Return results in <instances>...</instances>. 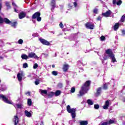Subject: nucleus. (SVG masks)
Here are the masks:
<instances>
[{"instance_id":"obj_1","label":"nucleus","mask_w":125,"mask_h":125,"mask_svg":"<svg viewBox=\"0 0 125 125\" xmlns=\"http://www.w3.org/2000/svg\"><path fill=\"white\" fill-rule=\"evenodd\" d=\"M90 83H91V81L88 80L86 81L82 86L81 90L79 91V94L78 95V96L80 97L84 95V94L89 90Z\"/></svg>"},{"instance_id":"obj_2","label":"nucleus","mask_w":125,"mask_h":125,"mask_svg":"<svg viewBox=\"0 0 125 125\" xmlns=\"http://www.w3.org/2000/svg\"><path fill=\"white\" fill-rule=\"evenodd\" d=\"M104 53L105 54H107V56L106 55H104V60H108L109 59V57L111 58V62H116V58H115V54H114V53H113V51H112V49H107L106 50H105Z\"/></svg>"},{"instance_id":"obj_3","label":"nucleus","mask_w":125,"mask_h":125,"mask_svg":"<svg viewBox=\"0 0 125 125\" xmlns=\"http://www.w3.org/2000/svg\"><path fill=\"white\" fill-rule=\"evenodd\" d=\"M2 23H5V24H8V25L11 24V27H14V28L16 27V25L18 24L17 21L12 22L11 21L6 18H4V19L0 18V24H2Z\"/></svg>"},{"instance_id":"obj_4","label":"nucleus","mask_w":125,"mask_h":125,"mask_svg":"<svg viewBox=\"0 0 125 125\" xmlns=\"http://www.w3.org/2000/svg\"><path fill=\"white\" fill-rule=\"evenodd\" d=\"M66 110L68 113L71 114L72 119H75V118H76V108H71L70 105H68L66 107Z\"/></svg>"},{"instance_id":"obj_5","label":"nucleus","mask_w":125,"mask_h":125,"mask_svg":"<svg viewBox=\"0 0 125 125\" xmlns=\"http://www.w3.org/2000/svg\"><path fill=\"white\" fill-rule=\"evenodd\" d=\"M32 19H37L38 22H41L42 21V17H41V12H36L33 14L32 16Z\"/></svg>"},{"instance_id":"obj_6","label":"nucleus","mask_w":125,"mask_h":125,"mask_svg":"<svg viewBox=\"0 0 125 125\" xmlns=\"http://www.w3.org/2000/svg\"><path fill=\"white\" fill-rule=\"evenodd\" d=\"M0 98H1L3 102H5V103H6L7 104H12L11 101L8 100V98L5 97V96L2 94L0 95Z\"/></svg>"},{"instance_id":"obj_7","label":"nucleus","mask_w":125,"mask_h":125,"mask_svg":"<svg viewBox=\"0 0 125 125\" xmlns=\"http://www.w3.org/2000/svg\"><path fill=\"white\" fill-rule=\"evenodd\" d=\"M39 41L40 42L42 43V44H43V45H50V42L46 41L45 39L42 38H39Z\"/></svg>"},{"instance_id":"obj_8","label":"nucleus","mask_w":125,"mask_h":125,"mask_svg":"<svg viewBox=\"0 0 125 125\" xmlns=\"http://www.w3.org/2000/svg\"><path fill=\"white\" fill-rule=\"evenodd\" d=\"M85 27L86 28V29L92 30L94 28V24H91L90 22H87L85 24Z\"/></svg>"},{"instance_id":"obj_9","label":"nucleus","mask_w":125,"mask_h":125,"mask_svg":"<svg viewBox=\"0 0 125 125\" xmlns=\"http://www.w3.org/2000/svg\"><path fill=\"white\" fill-rule=\"evenodd\" d=\"M50 3L51 6V11L53 12L54 9L56 7V0H51Z\"/></svg>"},{"instance_id":"obj_10","label":"nucleus","mask_w":125,"mask_h":125,"mask_svg":"<svg viewBox=\"0 0 125 125\" xmlns=\"http://www.w3.org/2000/svg\"><path fill=\"white\" fill-rule=\"evenodd\" d=\"M102 91V87H98L97 89L96 92L95 93V96L96 97H98V96H100Z\"/></svg>"},{"instance_id":"obj_11","label":"nucleus","mask_w":125,"mask_h":125,"mask_svg":"<svg viewBox=\"0 0 125 125\" xmlns=\"http://www.w3.org/2000/svg\"><path fill=\"white\" fill-rule=\"evenodd\" d=\"M103 107L104 110H107L108 108L110 107V100L105 101L104 105Z\"/></svg>"},{"instance_id":"obj_12","label":"nucleus","mask_w":125,"mask_h":125,"mask_svg":"<svg viewBox=\"0 0 125 125\" xmlns=\"http://www.w3.org/2000/svg\"><path fill=\"white\" fill-rule=\"evenodd\" d=\"M102 14L104 17H110V15L112 14V11H111L110 10H108L105 13H102Z\"/></svg>"},{"instance_id":"obj_13","label":"nucleus","mask_w":125,"mask_h":125,"mask_svg":"<svg viewBox=\"0 0 125 125\" xmlns=\"http://www.w3.org/2000/svg\"><path fill=\"white\" fill-rule=\"evenodd\" d=\"M13 122L14 123L15 125H17L19 124V118H18V116H14Z\"/></svg>"},{"instance_id":"obj_14","label":"nucleus","mask_w":125,"mask_h":125,"mask_svg":"<svg viewBox=\"0 0 125 125\" xmlns=\"http://www.w3.org/2000/svg\"><path fill=\"white\" fill-rule=\"evenodd\" d=\"M26 15L27 14H26V13L24 12H21L19 15V18L20 19H23V18H25V17H26Z\"/></svg>"},{"instance_id":"obj_15","label":"nucleus","mask_w":125,"mask_h":125,"mask_svg":"<svg viewBox=\"0 0 125 125\" xmlns=\"http://www.w3.org/2000/svg\"><path fill=\"white\" fill-rule=\"evenodd\" d=\"M28 58H39L38 56L35 54V53H30L28 54Z\"/></svg>"},{"instance_id":"obj_16","label":"nucleus","mask_w":125,"mask_h":125,"mask_svg":"<svg viewBox=\"0 0 125 125\" xmlns=\"http://www.w3.org/2000/svg\"><path fill=\"white\" fill-rule=\"evenodd\" d=\"M23 77V73H18L17 74V78L19 82H22V78Z\"/></svg>"},{"instance_id":"obj_17","label":"nucleus","mask_w":125,"mask_h":125,"mask_svg":"<svg viewBox=\"0 0 125 125\" xmlns=\"http://www.w3.org/2000/svg\"><path fill=\"white\" fill-rule=\"evenodd\" d=\"M62 70L63 72H67L68 70H69V64H64L63 65Z\"/></svg>"},{"instance_id":"obj_18","label":"nucleus","mask_w":125,"mask_h":125,"mask_svg":"<svg viewBox=\"0 0 125 125\" xmlns=\"http://www.w3.org/2000/svg\"><path fill=\"white\" fill-rule=\"evenodd\" d=\"M116 0H113V4H116V3L118 5H121L122 4V3H123V1H122V0H119L117 2Z\"/></svg>"},{"instance_id":"obj_19","label":"nucleus","mask_w":125,"mask_h":125,"mask_svg":"<svg viewBox=\"0 0 125 125\" xmlns=\"http://www.w3.org/2000/svg\"><path fill=\"white\" fill-rule=\"evenodd\" d=\"M79 124L80 125H87L88 122L87 121H80Z\"/></svg>"},{"instance_id":"obj_20","label":"nucleus","mask_w":125,"mask_h":125,"mask_svg":"<svg viewBox=\"0 0 125 125\" xmlns=\"http://www.w3.org/2000/svg\"><path fill=\"white\" fill-rule=\"evenodd\" d=\"M119 28H120V23H119V22H117L114 25V31H116V30H118V29H119Z\"/></svg>"},{"instance_id":"obj_21","label":"nucleus","mask_w":125,"mask_h":125,"mask_svg":"<svg viewBox=\"0 0 125 125\" xmlns=\"http://www.w3.org/2000/svg\"><path fill=\"white\" fill-rule=\"evenodd\" d=\"M24 113L26 117H28V118H31V117H32V113H31L30 112L28 111L27 110H25L24 111Z\"/></svg>"},{"instance_id":"obj_22","label":"nucleus","mask_w":125,"mask_h":125,"mask_svg":"<svg viewBox=\"0 0 125 125\" xmlns=\"http://www.w3.org/2000/svg\"><path fill=\"white\" fill-rule=\"evenodd\" d=\"M21 58H22V59L27 60V59H28V58H29V57H28V56H27V55H26V54H22L21 56Z\"/></svg>"},{"instance_id":"obj_23","label":"nucleus","mask_w":125,"mask_h":125,"mask_svg":"<svg viewBox=\"0 0 125 125\" xmlns=\"http://www.w3.org/2000/svg\"><path fill=\"white\" fill-rule=\"evenodd\" d=\"M54 96V93L53 92H50L48 94V98H51V97H53Z\"/></svg>"},{"instance_id":"obj_24","label":"nucleus","mask_w":125,"mask_h":125,"mask_svg":"<svg viewBox=\"0 0 125 125\" xmlns=\"http://www.w3.org/2000/svg\"><path fill=\"white\" fill-rule=\"evenodd\" d=\"M32 103H33V102H32V99H27V105H28V106H32Z\"/></svg>"},{"instance_id":"obj_25","label":"nucleus","mask_w":125,"mask_h":125,"mask_svg":"<svg viewBox=\"0 0 125 125\" xmlns=\"http://www.w3.org/2000/svg\"><path fill=\"white\" fill-rule=\"evenodd\" d=\"M61 94V91L58 90L55 93V96H59V95Z\"/></svg>"},{"instance_id":"obj_26","label":"nucleus","mask_w":125,"mask_h":125,"mask_svg":"<svg viewBox=\"0 0 125 125\" xmlns=\"http://www.w3.org/2000/svg\"><path fill=\"white\" fill-rule=\"evenodd\" d=\"M103 88V89H104V90L108 89V84L107 83L104 84Z\"/></svg>"},{"instance_id":"obj_27","label":"nucleus","mask_w":125,"mask_h":125,"mask_svg":"<svg viewBox=\"0 0 125 125\" xmlns=\"http://www.w3.org/2000/svg\"><path fill=\"white\" fill-rule=\"evenodd\" d=\"M87 103L88 104V105H93V102L90 99L87 100Z\"/></svg>"},{"instance_id":"obj_28","label":"nucleus","mask_w":125,"mask_h":125,"mask_svg":"<svg viewBox=\"0 0 125 125\" xmlns=\"http://www.w3.org/2000/svg\"><path fill=\"white\" fill-rule=\"evenodd\" d=\"M6 6L7 7V9H10V8H11V6H10V4H9V2H6Z\"/></svg>"},{"instance_id":"obj_29","label":"nucleus","mask_w":125,"mask_h":125,"mask_svg":"<svg viewBox=\"0 0 125 125\" xmlns=\"http://www.w3.org/2000/svg\"><path fill=\"white\" fill-rule=\"evenodd\" d=\"M108 125H112V124H115V121L109 120V121H107Z\"/></svg>"},{"instance_id":"obj_30","label":"nucleus","mask_w":125,"mask_h":125,"mask_svg":"<svg viewBox=\"0 0 125 125\" xmlns=\"http://www.w3.org/2000/svg\"><path fill=\"white\" fill-rule=\"evenodd\" d=\"M125 15H124L122 16L120 21L121 22H122L123 23H124V22H125Z\"/></svg>"},{"instance_id":"obj_31","label":"nucleus","mask_w":125,"mask_h":125,"mask_svg":"<svg viewBox=\"0 0 125 125\" xmlns=\"http://www.w3.org/2000/svg\"><path fill=\"white\" fill-rule=\"evenodd\" d=\"M41 94H47V91L46 90H41Z\"/></svg>"},{"instance_id":"obj_32","label":"nucleus","mask_w":125,"mask_h":125,"mask_svg":"<svg viewBox=\"0 0 125 125\" xmlns=\"http://www.w3.org/2000/svg\"><path fill=\"white\" fill-rule=\"evenodd\" d=\"M75 91H76V88H75V87H72L71 88L70 92H71V93H74V92H75Z\"/></svg>"},{"instance_id":"obj_33","label":"nucleus","mask_w":125,"mask_h":125,"mask_svg":"<svg viewBox=\"0 0 125 125\" xmlns=\"http://www.w3.org/2000/svg\"><path fill=\"white\" fill-rule=\"evenodd\" d=\"M52 74L54 76H57L58 75V72H57V71H53L52 72Z\"/></svg>"},{"instance_id":"obj_34","label":"nucleus","mask_w":125,"mask_h":125,"mask_svg":"<svg viewBox=\"0 0 125 125\" xmlns=\"http://www.w3.org/2000/svg\"><path fill=\"white\" fill-rule=\"evenodd\" d=\"M100 40L102 41V42H103L106 40V38L104 36H102L100 38Z\"/></svg>"},{"instance_id":"obj_35","label":"nucleus","mask_w":125,"mask_h":125,"mask_svg":"<svg viewBox=\"0 0 125 125\" xmlns=\"http://www.w3.org/2000/svg\"><path fill=\"white\" fill-rule=\"evenodd\" d=\"M35 84H36V85H38V84H40V80L36 79V81H35Z\"/></svg>"},{"instance_id":"obj_36","label":"nucleus","mask_w":125,"mask_h":125,"mask_svg":"<svg viewBox=\"0 0 125 125\" xmlns=\"http://www.w3.org/2000/svg\"><path fill=\"white\" fill-rule=\"evenodd\" d=\"M58 87L62 88V87H63V84L62 83H59L58 84Z\"/></svg>"},{"instance_id":"obj_37","label":"nucleus","mask_w":125,"mask_h":125,"mask_svg":"<svg viewBox=\"0 0 125 125\" xmlns=\"http://www.w3.org/2000/svg\"><path fill=\"white\" fill-rule=\"evenodd\" d=\"M23 68H24V69H25L26 68H28V63H24L23 64Z\"/></svg>"},{"instance_id":"obj_38","label":"nucleus","mask_w":125,"mask_h":125,"mask_svg":"<svg viewBox=\"0 0 125 125\" xmlns=\"http://www.w3.org/2000/svg\"><path fill=\"white\" fill-rule=\"evenodd\" d=\"M101 125H109L108 122H101Z\"/></svg>"},{"instance_id":"obj_39","label":"nucleus","mask_w":125,"mask_h":125,"mask_svg":"<svg viewBox=\"0 0 125 125\" xmlns=\"http://www.w3.org/2000/svg\"><path fill=\"white\" fill-rule=\"evenodd\" d=\"M94 108L96 110H98L99 109V104H94Z\"/></svg>"},{"instance_id":"obj_40","label":"nucleus","mask_w":125,"mask_h":125,"mask_svg":"<svg viewBox=\"0 0 125 125\" xmlns=\"http://www.w3.org/2000/svg\"><path fill=\"white\" fill-rule=\"evenodd\" d=\"M93 12H94V13H95V14H97V13H98V9L95 8L93 10Z\"/></svg>"},{"instance_id":"obj_41","label":"nucleus","mask_w":125,"mask_h":125,"mask_svg":"<svg viewBox=\"0 0 125 125\" xmlns=\"http://www.w3.org/2000/svg\"><path fill=\"white\" fill-rule=\"evenodd\" d=\"M38 67H39V65H38V63H35L33 66V69H37Z\"/></svg>"},{"instance_id":"obj_42","label":"nucleus","mask_w":125,"mask_h":125,"mask_svg":"<svg viewBox=\"0 0 125 125\" xmlns=\"http://www.w3.org/2000/svg\"><path fill=\"white\" fill-rule=\"evenodd\" d=\"M18 43H19V44H22V43H23V40L22 39H20L18 42Z\"/></svg>"},{"instance_id":"obj_43","label":"nucleus","mask_w":125,"mask_h":125,"mask_svg":"<svg viewBox=\"0 0 125 125\" xmlns=\"http://www.w3.org/2000/svg\"><path fill=\"white\" fill-rule=\"evenodd\" d=\"M101 19H102V17L101 16H99L97 18V21H101Z\"/></svg>"},{"instance_id":"obj_44","label":"nucleus","mask_w":125,"mask_h":125,"mask_svg":"<svg viewBox=\"0 0 125 125\" xmlns=\"http://www.w3.org/2000/svg\"><path fill=\"white\" fill-rule=\"evenodd\" d=\"M25 95H28V96H31V92L28 91L25 93Z\"/></svg>"},{"instance_id":"obj_45","label":"nucleus","mask_w":125,"mask_h":125,"mask_svg":"<svg viewBox=\"0 0 125 125\" xmlns=\"http://www.w3.org/2000/svg\"><path fill=\"white\" fill-rule=\"evenodd\" d=\"M12 5H13L14 7H18V6H17V5H16L14 2H12Z\"/></svg>"},{"instance_id":"obj_46","label":"nucleus","mask_w":125,"mask_h":125,"mask_svg":"<svg viewBox=\"0 0 125 125\" xmlns=\"http://www.w3.org/2000/svg\"><path fill=\"white\" fill-rule=\"evenodd\" d=\"M59 26L62 29H63V28H64V25L62 24V22H60Z\"/></svg>"},{"instance_id":"obj_47","label":"nucleus","mask_w":125,"mask_h":125,"mask_svg":"<svg viewBox=\"0 0 125 125\" xmlns=\"http://www.w3.org/2000/svg\"><path fill=\"white\" fill-rule=\"evenodd\" d=\"M17 107L18 109H21L22 108V105L21 104H17Z\"/></svg>"},{"instance_id":"obj_48","label":"nucleus","mask_w":125,"mask_h":125,"mask_svg":"<svg viewBox=\"0 0 125 125\" xmlns=\"http://www.w3.org/2000/svg\"><path fill=\"white\" fill-rule=\"evenodd\" d=\"M74 7H77V6H78V2H77V1H75L74 2H73Z\"/></svg>"},{"instance_id":"obj_49","label":"nucleus","mask_w":125,"mask_h":125,"mask_svg":"<svg viewBox=\"0 0 125 125\" xmlns=\"http://www.w3.org/2000/svg\"><path fill=\"white\" fill-rule=\"evenodd\" d=\"M122 34H123V35H125V30L122 31Z\"/></svg>"},{"instance_id":"obj_50","label":"nucleus","mask_w":125,"mask_h":125,"mask_svg":"<svg viewBox=\"0 0 125 125\" xmlns=\"http://www.w3.org/2000/svg\"><path fill=\"white\" fill-rule=\"evenodd\" d=\"M40 125H43V121H41Z\"/></svg>"},{"instance_id":"obj_51","label":"nucleus","mask_w":125,"mask_h":125,"mask_svg":"<svg viewBox=\"0 0 125 125\" xmlns=\"http://www.w3.org/2000/svg\"><path fill=\"white\" fill-rule=\"evenodd\" d=\"M14 9L15 12H17V10H16V8L15 7H14Z\"/></svg>"},{"instance_id":"obj_52","label":"nucleus","mask_w":125,"mask_h":125,"mask_svg":"<svg viewBox=\"0 0 125 125\" xmlns=\"http://www.w3.org/2000/svg\"><path fill=\"white\" fill-rule=\"evenodd\" d=\"M52 68H55V65H54V64H53V65H52Z\"/></svg>"},{"instance_id":"obj_53","label":"nucleus","mask_w":125,"mask_h":125,"mask_svg":"<svg viewBox=\"0 0 125 125\" xmlns=\"http://www.w3.org/2000/svg\"><path fill=\"white\" fill-rule=\"evenodd\" d=\"M123 102H125V98H124V99L123 100Z\"/></svg>"}]
</instances>
